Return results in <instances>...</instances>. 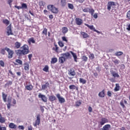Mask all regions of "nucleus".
I'll return each instance as SVG.
<instances>
[{
	"instance_id": "27",
	"label": "nucleus",
	"mask_w": 130,
	"mask_h": 130,
	"mask_svg": "<svg viewBox=\"0 0 130 130\" xmlns=\"http://www.w3.org/2000/svg\"><path fill=\"white\" fill-rule=\"evenodd\" d=\"M111 75H112L114 78H119V75L118 74V73H116L114 71H112V72H111Z\"/></svg>"
},
{
	"instance_id": "53",
	"label": "nucleus",
	"mask_w": 130,
	"mask_h": 130,
	"mask_svg": "<svg viewBox=\"0 0 130 130\" xmlns=\"http://www.w3.org/2000/svg\"><path fill=\"white\" fill-rule=\"evenodd\" d=\"M13 84V82L11 81H9L6 84V86H11Z\"/></svg>"
},
{
	"instance_id": "18",
	"label": "nucleus",
	"mask_w": 130,
	"mask_h": 130,
	"mask_svg": "<svg viewBox=\"0 0 130 130\" xmlns=\"http://www.w3.org/2000/svg\"><path fill=\"white\" fill-rule=\"evenodd\" d=\"M71 53L72 55L73 58H74V61H75V62H78V57L77 56V54L73 52V51H71Z\"/></svg>"
},
{
	"instance_id": "14",
	"label": "nucleus",
	"mask_w": 130,
	"mask_h": 130,
	"mask_svg": "<svg viewBox=\"0 0 130 130\" xmlns=\"http://www.w3.org/2000/svg\"><path fill=\"white\" fill-rule=\"evenodd\" d=\"M111 125L109 124L105 125L100 130H110Z\"/></svg>"
},
{
	"instance_id": "11",
	"label": "nucleus",
	"mask_w": 130,
	"mask_h": 130,
	"mask_svg": "<svg viewBox=\"0 0 130 130\" xmlns=\"http://www.w3.org/2000/svg\"><path fill=\"white\" fill-rule=\"evenodd\" d=\"M38 97L39 98H41L43 102H47V98H46L45 95L42 94L40 93L38 95Z\"/></svg>"
},
{
	"instance_id": "1",
	"label": "nucleus",
	"mask_w": 130,
	"mask_h": 130,
	"mask_svg": "<svg viewBox=\"0 0 130 130\" xmlns=\"http://www.w3.org/2000/svg\"><path fill=\"white\" fill-rule=\"evenodd\" d=\"M29 46L27 45L24 44L21 47L20 49L16 50V54L18 55V56H22V55H26L29 53Z\"/></svg>"
},
{
	"instance_id": "64",
	"label": "nucleus",
	"mask_w": 130,
	"mask_h": 130,
	"mask_svg": "<svg viewBox=\"0 0 130 130\" xmlns=\"http://www.w3.org/2000/svg\"><path fill=\"white\" fill-rule=\"evenodd\" d=\"M93 18H94V19H97V18H98V15L97 13H95L93 15Z\"/></svg>"
},
{
	"instance_id": "42",
	"label": "nucleus",
	"mask_w": 130,
	"mask_h": 130,
	"mask_svg": "<svg viewBox=\"0 0 130 130\" xmlns=\"http://www.w3.org/2000/svg\"><path fill=\"white\" fill-rule=\"evenodd\" d=\"M5 122H6V118L3 117H0V123H5Z\"/></svg>"
},
{
	"instance_id": "28",
	"label": "nucleus",
	"mask_w": 130,
	"mask_h": 130,
	"mask_svg": "<svg viewBox=\"0 0 130 130\" xmlns=\"http://www.w3.org/2000/svg\"><path fill=\"white\" fill-rule=\"evenodd\" d=\"M9 128H17V126L16 124H15L14 123H10L9 124Z\"/></svg>"
},
{
	"instance_id": "13",
	"label": "nucleus",
	"mask_w": 130,
	"mask_h": 130,
	"mask_svg": "<svg viewBox=\"0 0 130 130\" xmlns=\"http://www.w3.org/2000/svg\"><path fill=\"white\" fill-rule=\"evenodd\" d=\"M75 21H76V23L78 26H81V25L83 24V20L79 18H76L75 19Z\"/></svg>"
},
{
	"instance_id": "31",
	"label": "nucleus",
	"mask_w": 130,
	"mask_h": 130,
	"mask_svg": "<svg viewBox=\"0 0 130 130\" xmlns=\"http://www.w3.org/2000/svg\"><path fill=\"white\" fill-rule=\"evenodd\" d=\"M24 64L25 71H29V70L30 69V66L29 65V63L26 62Z\"/></svg>"
},
{
	"instance_id": "43",
	"label": "nucleus",
	"mask_w": 130,
	"mask_h": 130,
	"mask_svg": "<svg viewBox=\"0 0 130 130\" xmlns=\"http://www.w3.org/2000/svg\"><path fill=\"white\" fill-rule=\"evenodd\" d=\"M1 53L3 54V55H5L6 54V47L5 48L1 49Z\"/></svg>"
},
{
	"instance_id": "48",
	"label": "nucleus",
	"mask_w": 130,
	"mask_h": 130,
	"mask_svg": "<svg viewBox=\"0 0 130 130\" xmlns=\"http://www.w3.org/2000/svg\"><path fill=\"white\" fill-rule=\"evenodd\" d=\"M81 104H82V103H81V102L80 101H77L75 103V106L76 107H79V106H81Z\"/></svg>"
},
{
	"instance_id": "26",
	"label": "nucleus",
	"mask_w": 130,
	"mask_h": 130,
	"mask_svg": "<svg viewBox=\"0 0 130 130\" xmlns=\"http://www.w3.org/2000/svg\"><path fill=\"white\" fill-rule=\"evenodd\" d=\"M58 1L60 2L61 7H66L67 5L66 0H58Z\"/></svg>"
},
{
	"instance_id": "52",
	"label": "nucleus",
	"mask_w": 130,
	"mask_h": 130,
	"mask_svg": "<svg viewBox=\"0 0 130 130\" xmlns=\"http://www.w3.org/2000/svg\"><path fill=\"white\" fill-rule=\"evenodd\" d=\"M112 61L114 62V63H115V64H118V63H119V60H118L117 59L113 60Z\"/></svg>"
},
{
	"instance_id": "59",
	"label": "nucleus",
	"mask_w": 130,
	"mask_h": 130,
	"mask_svg": "<svg viewBox=\"0 0 130 130\" xmlns=\"http://www.w3.org/2000/svg\"><path fill=\"white\" fill-rule=\"evenodd\" d=\"M18 128L19 129H22V130H24V126L23 125H19L18 126Z\"/></svg>"
},
{
	"instance_id": "34",
	"label": "nucleus",
	"mask_w": 130,
	"mask_h": 130,
	"mask_svg": "<svg viewBox=\"0 0 130 130\" xmlns=\"http://www.w3.org/2000/svg\"><path fill=\"white\" fill-rule=\"evenodd\" d=\"M47 28L46 27L44 28L42 34V35H45V36H47Z\"/></svg>"
},
{
	"instance_id": "23",
	"label": "nucleus",
	"mask_w": 130,
	"mask_h": 130,
	"mask_svg": "<svg viewBox=\"0 0 130 130\" xmlns=\"http://www.w3.org/2000/svg\"><path fill=\"white\" fill-rule=\"evenodd\" d=\"M80 34L82 35L83 38H89V35L84 31H81Z\"/></svg>"
},
{
	"instance_id": "56",
	"label": "nucleus",
	"mask_w": 130,
	"mask_h": 130,
	"mask_svg": "<svg viewBox=\"0 0 130 130\" xmlns=\"http://www.w3.org/2000/svg\"><path fill=\"white\" fill-rule=\"evenodd\" d=\"M126 30L127 31H130V23L129 24H127L126 25Z\"/></svg>"
},
{
	"instance_id": "24",
	"label": "nucleus",
	"mask_w": 130,
	"mask_h": 130,
	"mask_svg": "<svg viewBox=\"0 0 130 130\" xmlns=\"http://www.w3.org/2000/svg\"><path fill=\"white\" fill-rule=\"evenodd\" d=\"M66 61V57L61 56L59 57V62L60 63H63Z\"/></svg>"
},
{
	"instance_id": "25",
	"label": "nucleus",
	"mask_w": 130,
	"mask_h": 130,
	"mask_svg": "<svg viewBox=\"0 0 130 130\" xmlns=\"http://www.w3.org/2000/svg\"><path fill=\"white\" fill-rule=\"evenodd\" d=\"M61 55L65 58H69L71 56V54L69 52H66L65 53L61 54Z\"/></svg>"
},
{
	"instance_id": "16",
	"label": "nucleus",
	"mask_w": 130,
	"mask_h": 130,
	"mask_svg": "<svg viewBox=\"0 0 130 130\" xmlns=\"http://www.w3.org/2000/svg\"><path fill=\"white\" fill-rule=\"evenodd\" d=\"M99 96L101 97V98H104L105 97V90L103 89L102 91L100 92Z\"/></svg>"
},
{
	"instance_id": "63",
	"label": "nucleus",
	"mask_w": 130,
	"mask_h": 130,
	"mask_svg": "<svg viewBox=\"0 0 130 130\" xmlns=\"http://www.w3.org/2000/svg\"><path fill=\"white\" fill-rule=\"evenodd\" d=\"M92 110H93V109H92V107H91V106H89L88 107V111H89V112H92Z\"/></svg>"
},
{
	"instance_id": "47",
	"label": "nucleus",
	"mask_w": 130,
	"mask_h": 130,
	"mask_svg": "<svg viewBox=\"0 0 130 130\" xmlns=\"http://www.w3.org/2000/svg\"><path fill=\"white\" fill-rule=\"evenodd\" d=\"M88 57L90 58V59H94L95 58V56H94V54L93 53L90 54Z\"/></svg>"
},
{
	"instance_id": "3",
	"label": "nucleus",
	"mask_w": 130,
	"mask_h": 130,
	"mask_svg": "<svg viewBox=\"0 0 130 130\" xmlns=\"http://www.w3.org/2000/svg\"><path fill=\"white\" fill-rule=\"evenodd\" d=\"M5 49L8 53V58H9V59H11V58H13L14 54H15V52H14L13 50H11L9 48H8V47H6Z\"/></svg>"
},
{
	"instance_id": "41",
	"label": "nucleus",
	"mask_w": 130,
	"mask_h": 130,
	"mask_svg": "<svg viewBox=\"0 0 130 130\" xmlns=\"http://www.w3.org/2000/svg\"><path fill=\"white\" fill-rule=\"evenodd\" d=\"M49 70V67H48V66H45V67L43 68V71H44V72H46V73H48Z\"/></svg>"
},
{
	"instance_id": "57",
	"label": "nucleus",
	"mask_w": 130,
	"mask_h": 130,
	"mask_svg": "<svg viewBox=\"0 0 130 130\" xmlns=\"http://www.w3.org/2000/svg\"><path fill=\"white\" fill-rule=\"evenodd\" d=\"M0 130H7V127L5 126L2 127V125H0Z\"/></svg>"
},
{
	"instance_id": "21",
	"label": "nucleus",
	"mask_w": 130,
	"mask_h": 130,
	"mask_svg": "<svg viewBox=\"0 0 130 130\" xmlns=\"http://www.w3.org/2000/svg\"><path fill=\"white\" fill-rule=\"evenodd\" d=\"M49 100L51 102H53V101H55V100H56V97H55V96H54L53 95H50L49 96Z\"/></svg>"
},
{
	"instance_id": "37",
	"label": "nucleus",
	"mask_w": 130,
	"mask_h": 130,
	"mask_svg": "<svg viewBox=\"0 0 130 130\" xmlns=\"http://www.w3.org/2000/svg\"><path fill=\"white\" fill-rule=\"evenodd\" d=\"M120 89V86H119V84L118 83L116 84V86L114 88V91H119Z\"/></svg>"
},
{
	"instance_id": "44",
	"label": "nucleus",
	"mask_w": 130,
	"mask_h": 130,
	"mask_svg": "<svg viewBox=\"0 0 130 130\" xmlns=\"http://www.w3.org/2000/svg\"><path fill=\"white\" fill-rule=\"evenodd\" d=\"M68 8L70 9L71 10H74V5L71 4V3H68Z\"/></svg>"
},
{
	"instance_id": "22",
	"label": "nucleus",
	"mask_w": 130,
	"mask_h": 130,
	"mask_svg": "<svg viewBox=\"0 0 130 130\" xmlns=\"http://www.w3.org/2000/svg\"><path fill=\"white\" fill-rule=\"evenodd\" d=\"M15 61L17 62V64L15 63V66H18L19 64L20 66H22L23 64V61L19 59H16Z\"/></svg>"
},
{
	"instance_id": "35",
	"label": "nucleus",
	"mask_w": 130,
	"mask_h": 130,
	"mask_svg": "<svg viewBox=\"0 0 130 130\" xmlns=\"http://www.w3.org/2000/svg\"><path fill=\"white\" fill-rule=\"evenodd\" d=\"M69 89L70 90H78V87H76L75 85H71L69 86Z\"/></svg>"
},
{
	"instance_id": "36",
	"label": "nucleus",
	"mask_w": 130,
	"mask_h": 130,
	"mask_svg": "<svg viewBox=\"0 0 130 130\" xmlns=\"http://www.w3.org/2000/svg\"><path fill=\"white\" fill-rule=\"evenodd\" d=\"M28 44H31V43H35V40H34V38H30L27 41Z\"/></svg>"
},
{
	"instance_id": "38",
	"label": "nucleus",
	"mask_w": 130,
	"mask_h": 130,
	"mask_svg": "<svg viewBox=\"0 0 130 130\" xmlns=\"http://www.w3.org/2000/svg\"><path fill=\"white\" fill-rule=\"evenodd\" d=\"M79 82H80V83H81L82 84H83V85H84V84H85V83H87V80H85L83 78H80Z\"/></svg>"
},
{
	"instance_id": "10",
	"label": "nucleus",
	"mask_w": 130,
	"mask_h": 130,
	"mask_svg": "<svg viewBox=\"0 0 130 130\" xmlns=\"http://www.w3.org/2000/svg\"><path fill=\"white\" fill-rule=\"evenodd\" d=\"M85 26H86V27H88L89 29L90 30H92V31H94V32H96V33H100V31L97 30L96 29H95V27H94V25H89L88 24L85 23Z\"/></svg>"
},
{
	"instance_id": "32",
	"label": "nucleus",
	"mask_w": 130,
	"mask_h": 130,
	"mask_svg": "<svg viewBox=\"0 0 130 130\" xmlns=\"http://www.w3.org/2000/svg\"><path fill=\"white\" fill-rule=\"evenodd\" d=\"M3 24H5L6 26H9L10 25V21L9 20L6 19L3 20Z\"/></svg>"
},
{
	"instance_id": "7",
	"label": "nucleus",
	"mask_w": 130,
	"mask_h": 130,
	"mask_svg": "<svg viewBox=\"0 0 130 130\" xmlns=\"http://www.w3.org/2000/svg\"><path fill=\"white\" fill-rule=\"evenodd\" d=\"M7 33L8 36H10V35H14V33L12 30V25L10 24L7 27Z\"/></svg>"
},
{
	"instance_id": "17",
	"label": "nucleus",
	"mask_w": 130,
	"mask_h": 130,
	"mask_svg": "<svg viewBox=\"0 0 130 130\" xmlns=\"http://www.w3.org/2000/svg\"><path fill=\"white\" fill-rule=\"evenodd\" d=\"M14 45H15L14 48L15 49H19V48L21 47V44L19 42H16L14 44Z\"/></svg>"
},
{
	"instance_id": "33",
	"label": "nucleus",
	"mask_w": 130,
	"mask_h": 130,
	"mask_svg": "<svg viewBox=\"0 0 130 130\" xmlns=\"http://www.w3.org/2000/svg\"><path fill=\"white\" fill-rule=\"evenodd\" d=\"M56 62H57V58L56 57L52 58L51 60V63H52V64H54V63H56Z\"/></svg>"
},
{
	"instance_id": "20",
	"label": "nucleus",
	"mask_w": 130,
	"mask_h": 130,
	"mask_svg": "<svg viewBox=\"0 0 130 130\" xmlns=\"http://www.w3.org/2000/svg\"><path fill=\"white\" fill-rule=\"evenodd\" d=\"M120 104L123 108H125V106H124V104H127V101H126L125 100H122L120 102Z\"/></svg>"
},
{
	"instance_id": "45",
	"label": "nucleus",
	"mask_w": 130,
	"mask_h": 130,
	"mask_svg": "<svg viewBox=\"0 0 130 130\" xmlns=\"http://www.w3.org/2000/svg\"><path fill=\"white\" fill-rule=\"evenodd\" d=\"M54 46L55 47V48H53L52 50H55V52H58V47L57 46V45H54Z\"/></svg>"
},
{
	"instance_id": "54",
	"label": "nucleus",
	"mask_w": 130,
	"mask_h": 130,
	"mask_svg": "<svg viewBox=\"0 0 130 130\" xmlns=\"http://www.w3.org/2000/svg\"><path fill=\"white\" fill-rule=\"evenodd\" d=\"M0 66L4 68L5 67V62L3 60H0Z\"/></svg>"
},
{
	"instance_id": "4",
	"label": "nucleus",
	"mask_w": 130,
	"mask_h": 130,
	"mask_svg": "<svg viewBox=\"0 0 130 130\" xmlns=\"http://www.w3.org/2000/svg\"><path fill=\"white\" fill-rule=\"evenodd\" d=\"M109 122V120L108 119L105 117H102L100 121L99 122V125L102 126V125H104L105 123H108Z\"/></svg>"
},
{
	"instance_id": "58",
	"label": "nucleus",
	"mask_w": 130,
	"mask_h": 130,
	"mask_svg": "<svg viewBox=\"0 0 130 130\" xmlns=\"http://www.w3.org/2000/svg\"><path fill=\"white\" fill-rule=\"evenodd\" d=\"M62 40L63 41H65L66 42H68V40L67 39V38H66V37H62Z\"/></svg>"
},
{
	"instance_id": "46",
	"label": "nucleus",
	"mask_w": 130,
	"mask_h": 130,
	"mask_svg": "<svg viewBox=\"0 0 130 130\" xmlns=\"http://www.w3.org/2000/svg\"><path fill=\"white\" fill-rule=\"evenodd\" d=\"M10 74L12 76V78H15V74L13 73V72L11 70H9L8 71V75Z\"/></svg>"
},
{
	"instance_id": "51",
	"label": "nucleus",
	"mask_w": 130,
	"mask_h": 130,
	"mask_svg": "<svg viewBox=\"0 0 130 130\" xmlns=\"http://www.w3.org/2000/svg\"><path fill=\"white\" fill-rule=\"evenodd\" d=\"M39 5L41 7H44V6H45V2H43V1H40L39 2Z\"/></svg>"
},
{
	"instance_id": "2",
	"label": "nucleus",
	"mask_w": 130,
	"mask_h": 130,
	"mask_svg": "<svg viewBox=\"0 0 130 130\" xmlns=\"http://www.w3.org/2000/svg\"><path fill=\"white\" fill-rule=\"evenodd\" d=\"M47 9L51 11L53 14H57L58 13V9L55 7L54 5H48Z\"/></svg>"
},
{
	"instance_id": "61",
	"label": "nucleus",
	"mask_w": 130,
	"mask_h": 130,
	"mask_svg": "<svg viewBox=\"0 0 130 130\" xmlns=\"http://www.w3.org/2000/svg\"><path fill=\"white\" fill-rule=\"evenodd\" d=\"M8 3L10 6H12V3H13L12 0H8Z\"/></svg>"
},
{
	"instance_id": "49",
	"label": "nucleus",
	"mask_w": 130,
	"mask_h": 130,
	"mask_svg": "<svg viewBox=\"0 0 130 130\" xmlns=\"http://www.w3.org/2000/svg\"><path fill=\"white\" fill-rule=\"evenodd\" d=\"M58 44L60 47H63V46H64V44L61 41H59L58 42Z\"/></svg>"
},
{
	"instance_id": "5",
	"label": "nucleus",
	"mask_w": 130,
	"mask_h": 130,
	"mask_svg": "<svg viewBox=\"0 0 130 130\" xmlns=\"http://www.w3.org/2000/svg\"><path fill=\"white\" fill-rule=\"evenodd\" d=\"M83 12L84 13H88V12H89V14H91V16H93V15H94V13H95V10H94L93 9L85 8L83 10Z\"/></svg>"
},
{
	"instance_id": "8",
	"label": "nucleus",
	"mask_w": 130,
	"mask_h": 130,
	"mask_svg": "<svg viewBox=\"0 0 130 130\" xmlns=\"http://www.w3.org/2000/svg\"><path fill=\"white\" fill-rule=\"evenodd\" d=\"M40 124V115H37V119L35 121V123H34V126L37 127V125Z\"/></svg>"
},
{
	"instance_id": "62",
	"label": "nucleus",
	"mask_w": 130,
	"mask_h": 130,
	"mask_svg": "<svg viewBox=\"0 0 130 130\" xmlns=\"http://www.w3.org/2000/svg\"><path fill=\"white\" fill-rule=\"evenodd\" d=\"M11 106H12V105H11V104L8 103L7 104V108L8 109H11Z\"/></svg>"
},
{
	"instance_id": "15",
	"label": "nucleus",
	"mask_w": 130,
	"mask_h": 130,
	"mask_svg": "<svg viewBox=\"0 0 130 130\" xmlns=\"http://www.w3.org/2000/svg\"><path fill=\"white\" fill-rule=\"evenodd\" d=\"M48 87H49V82H45V84H43V85H42V90H46V89H47Z\"/></svg>"
},
{
	"instance_id": "60",
	"label": "nucleus",
	"mask_w": 130,
	"mask_h": 130,
	"mask_svg": "<svg viewBox=\"0 0 130 130\" xmlns=\"http://www.w3.org/2000/svg\"><path fill=\"white\" fill-rule=\"evenodd\" d=\"M107 95H108V96L109 97H111L112 94L111 93V92L108 91L107 92Z\"/></svg>"
},
{
	"instance_id": "12",
	"label": "nucleus",
	"mask_w": 130,
	"mask_h": 130,
	"mask_svg": "<svg viewBox=\"0 0 130 130\" xmlns=\"http://www.w3.org/2000/svg\"><path fill=\"white\" fill-rule=\"evenodd\" d=\"M68 75L69 76H76V72H75V70L73 68L70 69L68 72Z\"/></svg>"
},
{
	"instance_id": "40",
	"label": "nucleus",
	"mask_w": 130,
	"mask_h": 130,
	"mask_svg": "<svg viewBox=\"0 0 130 130\" xmlns=\"http://www.w3.org/2000/svg\"><path fill=\"white\" fill-rule=\"evenodd\" d=\"M21 9H25L26 10V9H28V6H27V4L25 3H22L21 4Z\"/></svg>"
},
{
	"instance_id": "39",
	"label": "nucleus",
	"mask_w": 130,
	"mask_h": 130,
	"mask_svg": "<svg viewBox=\"0 0 130 130\" xmlns=\"http://www.w3.org/2000/svg\"><path fill=\"white\" fill-rule=\"evenodd\" d=\"M123 54V52H121V51H119V52H116L115 53V55L116 56H119L120 55H122Z\"/></svg>"
},
{
	"instance_id": "30",
	"label": "nucleus",
	"mask_w": 130,
	"mask_h": 130,
	"mask_svg": "<svg viewBox=\"0 0 130 130\" xmlns=\"http://www.w3.org/2000/svg\"><path fill=\"white\" fill-rule=\"evenodd\" d=\"M69 31V29L67 27H63L62 28V32L63 34H66Z\"/></svg>"
},
{
	"instance_id": "6",
	"label": "nucleus",
	"mask_w": 130,
	"mask_h": 130,
	"mask_svg": "<svg viewBox=\"0 0 130 130\" xmlns=\"http://www.w3.org/2000/svg\"><path fill=\"white\" fill-rule=\"evenodd\" d=\"M116 6V4H115V3L112 1L109 2L108 3L107 5V10L108 11H110L111 10V7H115Z\"/></svg>"
},
{
	"instance_id": "50",
	"label": "nucleus",
	"mask_w": 130,
	"mask_h": 130,
	"mask_svg": "<svg viewBox=\"0 0 130 130\" xmlns=\"http://www.w3.org/2000/svg\"><path fill=\"white\" fill-rule=\"evenodd\" d=\"M82 59H83V61H87V60H88V57L86 56V55H83L82 57Z\"/></svg>"
},
{
	"instance_id": "55",
	"label": "nucleus",
	"mask_w": 130,
	"mask_h": 130,
	"mask_svg": "<svg viewBox=\"0 0 130 130\" xmlns=\"http://www.w3.org/2000/svg\"><path fill=\"white\" fill-rule=\"evenodd\" d=\"M126 16H127V18H128V19H129V20H130V10H129L127 14H126Z\"/></svg>"
},
{
	"instance_id": "19",
	"label": "nucleus",
	"mask_w": 130,
	"mask_h": 130,
	"mask_svg": "<svg viewBox=\"0 0 130 130\" xmlns=\"http://www.w3.org/2000/svg\"><path fill=\"white\" fill-rule=\"evenodd\" d=\"M33 85L32 84H29L26 86H25V89L26 90H27V91H32L33 90Z\"/></svg>"
},
{
	"instance_id": "29",
	"label": "nucleus",
	"mask_w": 130,
	"mask_h": 130,
	"mask_svg": "<svg viewBox=\"0 0 130 130\" xmlns=\"http://www.w3.org/2000/svg\"><path fill=\"white\" fill-rule=\"evenodd\" d=\"M2 97L4 102H7V97H8V94L2 92Z\"/></svg>"
},
{
	"instance_id": "9",
	"label": "nucleus",
	"mask_w": 130,
	"mask_h": 130,
	"mask_svg": "<svg viewBox=\"0 0 130 130\" xmlns=\"http://www.w3.org/2000/svg\"><path fill=\"white\" fill-rule=\"evenodd\" d=\"M56 97L58 99V101L60 103L62 104L66 102V100L64 99V98L61 97L59 93L56 94Z\"/></svg>"
}]
</instances>
